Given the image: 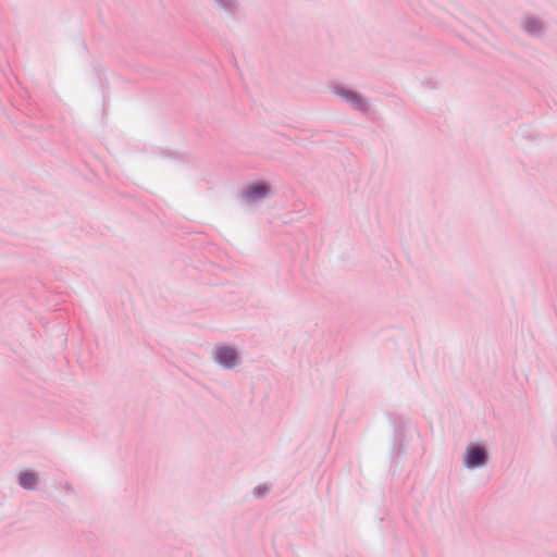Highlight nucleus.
Wrapping results in <instances>:
<instances>
[{"label": "nucleus", "instance_id": "7ed1b4c3", "mask_svg": "<svg viewBox=\"0 0 557 557\" xmlns=\"http://www.w3.org/2000/svg\"><path fill=\"white\" fill-rule=\"evenodd\" d=\"M38 483V478L36 474L30 472L22 473L20 476V484L23 487H30L32 485H36Z\"/></svg>", "mask_w": 557, "mask_h": 557}, {"label": "nucleus", "instance_id": "f03ea898", "mask_svg": "<svg viewBox=\"0 0 557 557\" xmlns=\"http://www.w3.org/2000/svg\"><path fill=\"white\" fill-rule=\"evenodd\" d=\"M485 451L479 446H469L466 453V466L468 468L480 467L485 463Z\"/></svg>", "mask_w": 557, "mask_h": 557}, {"label": "nucleus", "instance_id": "423d86ee", "mask_svg": "<svg viewBox=\"0 0 557 557\" xmlns=\"http://www.w3.org/2000/svg\"><path fill=\"white\" fill-rule=\"evenodd\" d=\"M341 96H343L344 98L350 100V101H356L357 103L360 102V100L358 99L357 95H355L352 91L350 90H342L341 91Z\"/></svg>", "mask_w": 557, "mask_h": 557}, {"label": "nucleus", "instance_id": "39448f33", "mask_svg": "<svg viewBox=\"0 0 557 557\" xmlns=\"http://www.w3.org/2000/svg\"><path fill=\"white\" fill-rule=\"evenodd\" d=\"M524 29L531 34H535L541 29V24L534 18H528L524 22Z\"/></svg>", "mask_w": 557, "mask_h": 557}, {"label": "nucleus", "instance_id": "20e7f679", "mask_svg": "<svg viewBox=\"0 0 557 557\" xmlns=\"http://www.w3.org/2000/svg\"><path fill=\"white\" fill-rule=\"evenodd\" d=\"M265 194H267V186L265 185H257V186L251 187L248 190L247 196L250 199H255V198L263 197V196H265Z\"/></svg>", "mask_w": 557, "mask_h": 557}, {"label": "nucleus", "instance_id": "f257e3e1", "mask_svg": "<svg viewBox=\"0 0 557 557\" xmlns=\"http://www.w3.org/2000/svg\"><path fill=\"white\" fill-rule=\"evenodd\" d=\"M215 358L216 361L225 368H232L238 361L235 349L227 346L216 348Z\"/></svg>", "mask_w": 557, "mask_h": 557}]
</instances>
